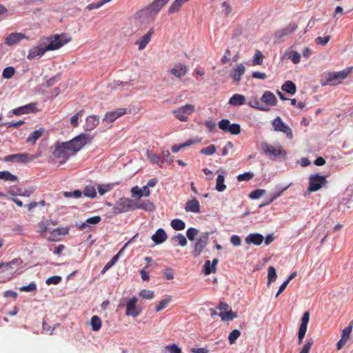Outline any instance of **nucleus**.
I'll use <instances>...</instances> for the list:
<instances>
[{"label":"nucleus","mask_w":353,"mask_h":353,"mask_svg":"<svg viewBox=\"0 0 353 353\" xmlns=\"http://www.w3.org/2000/svg\"><path fill=\"white\" fill-rule=\"evenodd\" d=\"M91 138L85 134H81L72 140L67 142H57L52 154L57 159L60 163H64L68 159L79 152Z\"/></svg>","instance_id":"f257e3e1"},{"label":"nucleus","mask_w":353,"mask_h":353,"mask_svg":"<svg viewBox=\"0 0 353 353\" xmlns=\"http://www.w3.org/2000/svg\"><path fill=\"white\" fill-rule=\"evenodd\" d=\"M352 68H347L339 72H330L325 74L326 79L325 83H321L322 85H336L341 83L351 72Z\"/></svg>","instance_id":"f03ea898"},{"label":"nucleus","mask_w":353,"mask_h":353,"mask_svg":"<svg viewBox=\"0 0 353 353\" xmlns=\"http://www.w3.org/2000/svg\"><path fill=\"white\" fill-rule=\"evenodd\" d=\"M49 44L46 46V50H56L69 43L72 40V37L66 33L61 34H54L47 39Z\"/></svg>","instance_id":"7ed1b4c3"},{"label":"nucleus","mask_w":353,"mask_h":353,"mask_svg":"<svg viewBox=\"0 0 353 353\" xmlns=\"http://www.w3.org/2000/svg\"><path fill=\"white\" fill-rule=\"evenodd\" d=\"M261 148L263 152L273 160L279 157L285 159L287 156L285 150L279 144L273 145L267 142H263L261 144Z\"/></svg>","instance_id":"20e7f679"},{"label":"nucleus","mask_w":353,"mask_h":353,"mask_svg":"<svg viewBox=\"0 0 353 353\" xmlns=\"http://www.w3.org/2000/svg\"><path fill=\"white\" fill-rule=\"evenodd\" d=\"M135 201L125 197L120 198L113 208V212L121 214L134 210Z\"/></svg>","instance_id":"39448f33"},{"label":"nucleus","mask_w":353,"mask_h":353,"mask_svg":"<svg viewBox=\"0 0 353 353\" xmlns=\"http://www.w3.org/2000/svg\"><path fill=\"white\" fill-rule=\"evenodd\" d=\"M195 111V107L192 104H186L172 111L176 119L182 122H185L188 117Z\"/></svg>","instance_id":"423d86ee"},{"label":"nucleus","mask_w":353,"mask_h":353,"mask_svg":"<svg viewBox=\"0 0 353 353\" xmlns=\"http://www.w3.org/2000/svg\"><path fill=\"white\" fill-rule=\"evenodd\" d=\"M326 183L327 180L325 176H321L318 174H312L309 177V186L307 188V191L310 192H316Z\"/></svg>","instance_id":"0eeeda50"},{"label":"nucleus","mask_w":353,"mask_h":353,"mask_svg":"<svg viewBox=\"0 0 353 353\" xmlns=\"http://www.w3.org/2000/svg\"><path fill=\"white\" fill-rule=\"evenodd\" d=\"M138 299L136 296H133L128 299L125 307V315L131 316L132 317L138 316L142 312V307L137 304Z\"/></svg>","instance_id":"6e6552de"},{"label":"nucleus","mask_w":353,"mask_h":353,"mask_svg":"<svg viewBox=\"0 0 353 353\" xmlns=\"http://www.w3.org/2000/svg\"><path fill=\"white\" fill-rule=\"evenodd\" d=\"M274 131L284 133L290 139L293 138L291 128L285 123L280 117H276L272 122Z\"/></svg>","instance_id":"1a4fd4ad"},{"label":"nucleus","mask_w":353,"mask_h":353,"mask_svg":"<svg viewBox=\"0 0 353 353\" xmlns=\"http://www.w3.org/2000/svg\"><path fill=\"white\" fill-rule=\"evenodd\" d=\"M22 263L23 261L20 259H14L9 263H2L0 264V274L8 272V279H10L12 277L14 269V265H15L16 268H19L21 267Z\"/></svg>","instance_id":"9d476101"},{"label":"nucleus","mask_w":353,"mask_h":353,"mask_svg":"<svg viewBox=\"0 0 353 353\" xmlns=\"http://www.w3.org/2000/svg\"><path fill=\"white\" fill-rule=\"evenodd\" d=\"M156 13H153V10L150 6L145 7L135 14V18L141 23H150L154 19Z\"/></svg>","instance_id":"9b49d317"},{"label":"nucleus","mask_w":353,"mask_h":353,"mask_svg":"<svg viewBox=\"0 0 353 353\" xmlns=\"http://www.w3.org/2000/svg\"><path fill=\"white\" fill-rule=\"evenodd\" d=\"M298 26L295 22L290 23L286 27L276 30L274 34V38L277 40H283L294 32Z\"/></svg>","instance_id":"f8f14e48"},{"label":"nucleus","mask_w":353,"mask_h":353,"mask_svg":"<svg viewBox=\"0 0 353 353\" xmlns=\"http://www.w3.org/2000/svg\"><path fill=\"white\" fill-rule=\"evenodd\" d=\"M209 239V232H203L197 239L194 246V256L198 257L206 247Z\"/></svg>","instance_id":"ddd939ff"},{"label":"nucleus","mask_w":353,"mask_h":353,"mask_svg":"<svg viewBox=\"0 0 353 353\" xmlns=\"http://www.w3.org/2000/svg\"><path fill=\"white\" fill-rule=\"evenodd\" d=\"M36 158L35 156L30 157L27 153H19L7 155L4 157L3 160L6 162H17L26 163L34 160Z\"/></svg>","instance_id":"4468645a"},{"label":"nucleus","mask_w":353,"mask_h":353,"mask_svg":"<svg viewBox=\"0 0 353 353\" xmlns=\"http://www.w3.org/2000/svg\"><path fill=\"white\" fill-rule=\"evenodd\" d=\"M24 39H28L29 38L25 34L21 32L10 33L6 37L5 43L10 46L19 43Z\"/></svg>","instance_id":"2eb2a0df"},{"label":"nucleus","mask_w":353,"mask_h":353,"mask_svg":"<svg viewBox=\"0 0 353 353\" xmlns=\"http://www.w3.org/2000/svg\"><path fill=\"white\" fill-rule=\"evenodd\" d=\"M126 114V109L125 108H119L114 111H110L107 112L103 119V121L108 122V123H112L117 118L124 115Z\"/></svg>","instance_id":"dca6fc26"},{"label":"nucleus","mask_w":353,"mask_h":353,"mask_svg":"<svg viewBox=\"0 0 353 353\" xmlns=\"http://www.w3.org/2000/svg\"><path fill=\"white\" fill-rule=\"evenodd\" d=\"M261 101L267 106H274L277 103L275 95L270 91H265L261 98Z\"/></svg>","instance_id":"f3484780"},{"label":"nucleus","mask_w":353,"mask_h":353,"mask_svg":"<svg viewBox=\"0 0 353 353\" xmlns=\"http://www.w3.org/2000/svg\"><path fill=\"white\" fill-rule=\"evenodd\" d=\"M170 72L177 78H182L187 74L188 68L185 65L178 63L170 70Z\"/></svg>","instance_id":"a211bd4d"},{"label":"nucleus","mask_w":353,"mask_h":353,"mask_svg":"<svg viewBox=\"0 0 353 353\" xmlns=\"http://www.w3.org/2000/svg\"><path fill=\"white\" fill-rule=\"evenodd\" d=\"M99 123V117L97 115L88 116L85 119L84 128L87 131H90L94 129Z\"/></svg>","instance_id":"6ab92c4d"},{"label":"nucleus","mask_w":353,"mask_h":353,"mask_svg":"<svg viewBox=\"0 0 353 353\" xmlns=\"http://www.w3.org/2000/svg\"><path fill=\"white\" fill-rule=\"evenodd\" d=\"M185 210L193 213L200 212L201 206L199 201L194 197L192 199L187 201L185 205Z\"/></svg>","instance_id":"aec40b11"},{"label":"nucleus","mask_w":353,"mask_h":353,"mask_svg":"<svg viewBox=\"0 0 353 353\" xmlns=\"http://www.w3.org/2000/svg\"><path fill=\"white\" fill-rule=\"evenodd\" d=\"M153 34L154 30L152 28L137 41L139 50H142L146 47L148 43L150 41L151 37Z\"/></svg>","instance_id":"412c9836"},{"label":"nucleus","mask_w":353,"mask_h":353,"mask_svg":"<svg viewBox=\"0 0 353 353\" xmlns=\"http://www.w3.org/2000/svg\"><path fill=\"white\" fill-rule=\"evenodd\" d=\"M151 239L156 244H161L167 240L168 235L163 228H159L152 236Z\"/></svg>","instance_id":"4be33fe9"},{"label":"nucleus","mask_w":353,"mask_h":353,"mask_svg":"<svg viewBox=\"0 0 353 353\" xmlns=\"http://www.w3.org/2000/svg\"><path fill=\"white\" fill-rule=\"evenodd\" d=\"M245 67L242 63H239L233 70L231 74L232 79L236 83H239L241 80L242 75L245 73Z\"/></svg>","instance_id":"5701e85b"},{"label":"nucleus","mask_w":353,"mask_h":353,"mask_svg":"<svg viewBox=\"0 0 353 353\" xmlns=\"http://www.w3.org/2000/svg\"><path fill=\"white\" fill-rule=\"evenodd\" d=\"M264 238L263 236L259 233H252L250 234L245 238V242L248 244H254L256 245H259L262 243Z\"/></svg>","instance_id":"b1692460"},{"label":"nucleus","mask_w":353,"mask_h":353,"mask_svg":"<svg viewBox=\"0 0 353 353\" xmlns=\"http://www.w3.org/2000/svg\"><path fill=\"white\" fill-rule=\"evenodd\" d=\"M36 103H30L13 110V113L15 115H21L28 114L29 112H34Z\"/></svg>","instance_id":"393cba45"},{"label":"nucleus","mask_w":353,"mask_h":353,"mask_svg":"<svg viewBox=\"0 0 353 353\" xmlns=\"http://www.w3.org/2000/svg\"><path fill=\"white\" fill-rule=\"evenodd\" d=\"M130 243V241L126 243L123 248L116 254L114 255L112 259L108 262L103 267V270H101V273L104 274L107 270H108L112 266H113L116 262L118 261L119 256L122 251L128 246V245Z\"/></svg>","instance_id":"a878e982"},{"label":"nucleus","mask_w":353,"mask_h":353,"mask_svg":"<svg viewBox=\"0 0 353 353\" xmlns=\"http://www.w3.org/2000/svg\"><path fill=\"white\" fill-rule=\"evenodd\" d=\"M46 51H47V50H46V47H44V48L39 47V46L34 47L29 50L28 54V58L29 59H34L37 57H40Z\"/></svg>","instance_id":"bb28decb"},{"label":"nucleus","mask_w":353,"mask_h":353,"mask_svg":"<svg viewBox=\"0 0 353 353\" xmlns=\"http://www.w3.org/2000/svg\"><path fill=\"white\" fill-rule=\"evenodd\" d=\"M229 103L233 106L242 105L245 103V97L240 94H234L230 97Z\"/></svg>","instance_id":"cd10ccee"},{"label":"nucleus","mask_w":353,"mask_h":353,"mask_svg":"<svg viewBox=\"0 0 353 353\" xmlns=\"http://www.w3.org/2000/svg\"><path fill=\"white\" fill-rule=\"evenodd\" d=\"M138 209L143 210L148 212H151L154 210V205L153 203H152L149 200L141 201L139 203H137L135 202L134 210Z\"/></svg>","instance_id":"c85d7f7f"},{"label":"nucleus","mask_w":353,"mask_h":353,"mask_svg":"<svg viewBox=\"0 0 353 353\" xmlns=\"http://www.w3.org/2000/svg\"><path fill=\"white\" fill-rule=\"evenodd\" d=\"M218 263H219V259H214L212 262L211 263H212L211 268H209V265H210V261H209V260L206 261L204 264V269H203L204 274L205 275H209L211 273H214L216 270V266Z\"/></svg>","instance_id":"c756f323"},{"label":"nucleus","mask_w":353,"mask_h":353,"mask_svg":"<svg viewBox=\"0 0 353 353\" xmlns=\"http://www.w3.org/2000/svg\"><path fill=\"white\" fill-rule=\"evenodd\" d=\"M200 141V139H196V140H191V139H189L188 141H186L185 143H181V144H176V145H174L172 147V152L174 153H176L178 152L180 150L183 149V148H185L186 147H188V146H190L191 145L194 144V143H199Z\"/></svg>","instance_id":"7c9ffc66"},{"label":"nucleus","mask_w":353,"mask_h":353,"mask_svg":"<svg viewBox=\"0 0 353 353\" xmlns=\"http://www.w3.org/2000/svg\"><path fill=\"white\" fill-rule=\"evenodd\" d=\"M43 132V128L34 130V132H31L27 138V142L32 143L33 144L35 143L36 141L41 137Z\"/></svg>","instance_id":"2f4dec72"},{"label":"nucleus","mask_w":353,"mask_h":353,"mask_svg":"<svg viewBox=\"0 0 353 353\" xmlns=\"http://www.w3.org/2000/svg\"><path fill=\"white\" fill-rule=\"evenodd\" d=\"M281 89L290 94H294L296 91V85L291 81H285L281 86Z\"/></svg>","instance_id":"473e14b6"},{"label":"nucleus","mask_w":353,"mask_h":353,"mask_svg":"<svg viewBox=\"0 0 353 353\" xmlns=\"http://www.w3.org/2000/svg\"><path fill=\"white\" fill-rule=\"evenodd\" d=\"M169 0H154L149 6L153 10V13L157 14Z\"/></svg>","instance_id":"72a5a7b5"},{"label":"nucleus","mask_w":353,"mask_h":353,"mask_svg":"<svg viewBox=\"0 0 353 353\" xmlns=\"http://www.w3.org/2000/svg\"><path fill=\"white\" fill-rule=\"evenodd\" d=\"M188 0H175L169 7V13H175L179 11L183 4L186 3Z\"/></svg>","instance_id":"f704fd0d"},{"label":"nucleus","mask_w":353,"mask_h":353,"mask_svg":"<svg viewBox=\"0 0 353 353\" xmlns=\"http://www.w3.org/2000/svg\"><path fill=\"white\" fill-rule=\"evenodd\" d=\"M171 301H172L171 296H170V295L165 296V298L163 299H162L156 305V308H155L156 312H159L163 310V309H165V307H167L168 305H169V303L171 302Z\"/></svg>","instance_id":"c9c22d12"},{"label":"nucleus","mask_w":353,"mask_h":353,"mask_svg":"<svg viewBox=\"0 0 353 353\" xmlns=\"http://www.w3.org/2000/svg\"><path fill=\"white\" fill-rule=\"evenodd\" d=\"M146 156L148 159L152 163L161 165L163 163V161L161 159V157L152 151L147 150Z\"/></svg>","instance_id":"e433bc0d"},{"label":"nucleus","mask_w":353,"mask_h":353,"mask_svg":"<svg viewBox=\"0 0 353 353\" xmlns=\"http://www.w3.org/2000/svg\"><path fill=\"white\" fill-rule=\"evenodd\" d=\"M119 183H116L115 185H119ZM114 184L108 183V184H100L98 185L97 189L100 195H103L105 193L110 192L113 188Z\"/></svg>","instance_id":"4c0bfd02"},{"label":"nucleus","mask_w":353,"mask_h":353,"mask_svg":"<svg viewBox=\"0 0 353 353\" xmlns=\"http://www.w3.org/2000/svg\"><path fill=\"white\" fill-rule=\"evenodd\" d=\"M277 274L276 269L273 266H270L268 269V282L267 285L270 286L271 283L276 281Z\"/></svg>","instance_id":"58836bf2"},{"label":"nucleus","mask_w":353,"mask_h":353,"mask_svg":"<svg viewBox=\"0 0 353 353\" xmlns=\"http://www.w3.org/2000/svg\"><path fill=\"white\" fill-rule=\"evenodd\" d=\"M82 194H83V195L85 196L89 197L91 199H94L97 196L96 189L92 185L85 186L83 190V192H82Z\"/></svg>","instance_id":"ea45409f"},{"label":"nucleus","mask_w":353,"mask_h":353,"mask_svg":"<svg viewBox=\"0 0 353 353\" xmlns=\"http://www.w3.org/2000/svg\"><path fill=\"white\" fill-rule=\"evenodd\" d=\"M224 182H225L224 176L222 174L218 175V176L216 178V190L218 192H221L225 190L226 186H225Z\"/></svg>","instance_id":"a19ab883"},{"label":"nucleus","mask_w":353,"mask_h":353,"mask_svg":"<svg viewBox=\"0 0 353 353\" xmlns=\"http://www.w3.org/2000/svg\"><path fill=\"white\" fill-rule=\"evenodd\" d=\"M0 179L6 181H16L17 176L13 175L8 171H0Z\"/></svg>","instance_id":"79ce46f5"},{"label":"nucleus","mask_w":353,"mask_h":353,"mask_svg":"<svg viewBox=\"0 0 353 353\" xmlns=\"http://www.w3.org/2000/svg\"><path fill=\"white\" fill-rule=\"evenodd\" d=\"M170 225L175 230H183L185 228V222L179 219H173L171 221Z\"/></svg>","instance_id":"37998d69"},{"label":"nucleus","mask_w":353,"mask_h":353,"mask_svg":"<svg viewBox=\"0 0 353 353\" xmlns=\"http://www.w3.org/2000/svg\"><path fill=\"white\" fill-rule=\"evenodd\" d=\"M219 315L223 321H231L237 316L236 313L232 312V310L221 312Z\"/></svg>","instance_id":"c03bdc74"},{"label":"nucleus","mask_w":353,"mask_h":353,"mask_svg":"<svg viewBox=\"0 0 353 353\" xmlns=\"http://www.w3.org/2000/svg\"><path fill=\"white\" fill-rule=\"evenodd\" d=\"M91 326L93 331H99L101 327V320L98 316H93L91 319Z\"/></svg>","instance_id":"a18cd8bd"},{"label":"nucleus","mask_w":353,"mask_h":353,"mask_svg":"<svg viewBox=\"0 0 353 353\" xmlns=\"http://www.w3.org/2000/svg\"><path fill=\"white\" fill-rule=\"evenodd\" d=\"M248 105L255 109L262 110V111H268L270 109L269 108L263 105L257 99L251 100L248 102Z\"/></svg>","instance_id":"49530a36"},{"label":"nucleus","mask_w":353,"mask_h":353,"mask_svg":"<svg viewBox=\"0 0 353 353\" xmlns=\"http://www.w3.org/2000/svg\"><path fill=\"white\" fill-rule=\"evenodd\" d=\"M139 295L143 299L151 300L154 297V292L152 290H142L139 292Z\"/></svg>","instance_id":"de8ad7c7"},{"label":"nucleus","mask_w":353,"mask_h":353,"mask_svg":"<svg viewBox=\"0 0 353 353\" xmlns=\"http://www.w3.org/2000/svg\"><path fill=\"white\" fill-rule=\"evenodd\" d=\"M172 240L176 242L180 246L185 247L187 245V239L184 235L178 234L172 237Z\"/></svg>","instance_id":"09e8293b"},{"label":"nucleus","mask_w":353,"mask_h":353,"mask_svg":"<svg viewBox=\"0 0 353 353\" xmlns=\"http://www.w3.org/2000/svg\"><path fill=\"white\" fill-rule=\"evenodd\" d=\"M307 325H300V327L299 328L298 332V343L300 345L303 342V339L305 335V333L307 332Z\"/></svg>","instance_id":"8fccbe9b"},{"label":"nucleus","mask_w":353,"mask_h":353,"mask_svg":"<svg viewBox=\"0 0 353 353\" xmlns=\"http://www.w3.org/2000/svg\"><path fill=\"white\" fill-rule=\"evenodd\" d=\"M241 332L238 330H232L228 336V340L230 343L234 344L236 342V340L240 336Z\"/></svg>","instance_id":"3c124183"},{"label":"nucleus","mask_w":353,"mask_h":353,"mask_svg":"<svg viewBox=\"0 0 353 353\" xmlns=\"http://www.w3.org/2000/svg\"><path fill=\"white\" fill-rule=\"evenodd\" d=\"M230 121L228 119H224L219 121V128L221 130L228 132V130L230 129Z\"/></svg>","instance_id":"603ef678"},{"label":"nucleus","mask_w":353,"mask_h":353,"mask_svg":"<svg viewBox=\"0 0 353 353\" xmlns=\"http://www.w3.org/2000/svg\"><path fill=\"white\" fill-rule=\"evenodd\" d=\"M61 276L55 275L48 278L46 281V283L48 285H57L61 281Z\"/></svg>","instance_id":"864d4df0"},{"label":"nucleus","mask_w":353,"mask_h":353,"mask_svg":"<svg viewBox=\"0 0 353 353\" xmlns=\"http://www.w3.org/2000/svg\"><path fill=\"white\" fill-rule=\"evenodd\" d=\"M199 234V230L194 228H190L186 232V235L190 241H194L196 236Z\"/></svg>","instance_id":"5fc2aeb1"},{"label":"nucleus","mask_w":353,"mask_h":353,"mask_svg":"<svg viewBox=\"0 0 353 353\" xmlns=\"http://www.w3.org/2000/svg\"><path fill=\"white\" fill-rule=\"evenodd\" d=\"M200 152L202 154L212 155L216 152V147L214 145H210L206 148H202Z\"/></svg>","instance_id":"6e6d98bb"},{"label":"nucleus","mask_w":353,"mask_h":353,"mask_svg":"<svg viewBox=\"0 0 353 353\" xmlns=\"http://www.w3.org/2000/svg\"><path fill=\"white\" fill-rule=\"evenodd\" d=\"M14 72L15 70L13 67H7L3 70L2 76L3 78L8 79L14 74Z\"/></svg>","instance_id":"4d7b16f0"},{"label":"nucleus","mask_w":353,"mask_h":353,"mask_svg":"<svg viewBox=\"0 0 353 353\" xmlns=\"http://www.w3.org/2000/svg\"><path fill=\"white\" fill-rule=\"evenodd\" d=\"M265 192V190L258 189L250 192L249 196L252 199H258L261 197Z\"/></svg>","instance_id":"13d9d810"},{"label":"nucleus","mask_w":353,"mask_h":353,"mask_svg":"<svg viewBox=\"0 0 353 353\" xmlns=\"http://www.w3.org/2000/svg\"><path fill=\"white\" fill-rule=\"evenodd\" d=\"M241 126L238 123H233L230 125V129L228 132L233 135H238L241 133Z\"/></svg>","instance_id":"bf43d9fd"},{"label":"nucleus","mask_w":353,"mask_h":353,"mask_svg":"<svg viewBox=\"0 0 353 353\" xmlns=\"http://www.w3.org/2000/svg\"><path fill=\"white\" fill-rule=\"evenodd\" d=\"M165 350L166 351H168L169 353H182L181 348H180L176 344H172V345H166L165 347Z\"/></svg>","instance_id":"052dcab7"},{"label":"nucleus","mask_w":353,"mask_h":353,"mask_svg":"<svg viewBox=\"0 0 353 353\" xmlns=\"http://www.w3.org/2000/svg\"><path fill=\"white\" fill-rule=\"evenodd\" d=\"M19 290L21 292H35L37 290V285L34 283L32 282L26 286H22V287L19 288Z\"/></svg>","instance_id":"680f3d73"},{"label":"nucleus","mask_w":353,"mask_h":353,"mask_svg":"<svg viewBox=\"0 0 353 353\" xmlns=\"http://www.w3.org/2000/svg\"><path fill=\"white\" fill-rule=\"evenodd\" d=\"M131 194L133 198H136L137 199H139L142 196H144V195L141 192V190L139 189L138 186H134L131 189Z\"/></svg>","instance_id":"e2e57ef3"},{"label":"nucleus","mask_w":353,"mask_h":353,"mask_svg":"<svg viewBox=\"0 0 353 353\" xmlns=\"http://www.w3.org/2000/svg\"><path fill=\"white\" fill-rule=\"evenodd\" d=\"M254 176V174L252 172H245L237 176L239 181H248L252 179Z\"/></svg>","instance_id":"0e129e2a"},{"label":"nucleus","mask_w":353,"mask_h":353,"mask_svg":"<svg viewBox=\"0 0 353 353\" xmlns=\"http://www.w3.org/2000/svg\"><path fill=\"white\" fill-rule=\"evenodd\" d=\"M291 61L296 64L300 62L301 60V55L300 54L296 51H292L288 57Z\"/></svg>","instance_id":"69168bd1"},{"label":"nucleus","mask_w":353,"mask_h":353,"mask_svg":"<svg viewBox=\"0 0 353 353\" xmlns=\"http://www.w3.org/2000/svg\"><path fill=\"white\" fill-rule=\"evenodd\" d=\"M83 112V110H81L71 117L70 123L72 126L77 127L79 125L78 119L81 117Z\"/></svg>","instance_id":"338daca9"},{"label":"nucleus","mask_w":353,"mask_h":353,"mask_svg":"<svg viewBox=\"0 0 353 353\" xmlns=\"http://www.w3.org/2000/svg\"><path fill=\"white\" fill-rule=\"evenodd\" d=\"M313 343L314 341L312 339H308L299 353H309Z\"/></svg>","instance_id":"774afa93"}]
</instances>
